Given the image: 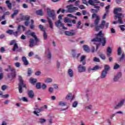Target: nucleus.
I'll use <instances>...</instances> for the list:
<instances>
[{"label": "nucleus", "mask_w": 125, "mask_h": 125, "mask_svg": "<svg viewBox=\"0 0 125 125\" xmlns=\"http://www.w3.org/2000/svg\"><path fill=\"white\" fill-rule=\"evenodd\" d=\"M92 42V45L95 44L97 49H98V46H99V44L98 42H101L103 46H105L106 44V38L103 36V33L102 31H101L98 34H96V37L91 41Z\"/></svg>", "instance_id": "nucleus-1"}, {"label": "nucleus", "mask_w": 125, "mask_h": 125, "mask_svg": "<svg viewBox=\"0 0 125 125\" xmlns=\"http://www.w3.org/2000/svg\"><path fill=\"white\" fill-rule=\"evenodd\" d=\"M19 92L20 93H22L23 92V87H25L26 88V84L24 83V81H23V79L21 76H19Z\"/></svg>", "instance_id": "nucleus-2"}, {"label": "nucleus", "mask_w": 125, "mask_h": 125, "mask_svg": "<svg viewBox=\"0 0 125 125\" xmlns=\"http://www.w3.org/2000/svg\"><path fill=\"white\" fill-rule=\"evenodd\" d=\"M106 27V29H108L109 27V22H106L105 21H102L101 24L100 25L96 26V31H99L100 29H104V27Z\"/></svg>", "instance_id": "nucleus-3"}, {"label": "nucleus", "mask_w": 125, "mask_h": 125, "mask_svg": "<svg viewBox=\"0 0 125 125\" xmlns=\"http://www.w3.org/2000/svg\"><path fill=\"white\" fill-rule=\"evenodd\" d=\"M47 13L48 16L51 17L53 20H54L55 17H56V15H55V12L54 10H51L49 8H47Z\"/></svg>", "instance_id": "nucleus-4"}, {"label": "nucleus", "mask_w": 125, "mask_h": 125, "mask_svg": "<svg viewBox=\"0 0 125 125\" xmlns=\"http://www.w3.org/2000/svg\"><path fill=\"white\" fill-rule=\"evenodd\" d=\"M66 8L68 9V12H69L70 13H72L73 12H75L76 10H78L79 9V8H78L77 7H74V5H73V4H70V5H67L66 6Z\"/></svg>", "instance_id": "nucleus-5"}, {"label": "nucleus", "mask_w": 125, "mask_h": 125, "mask_svg": "<svg viewBox=\"0 0 125 125\" xmlns=\"http://www.w3.org/2000/svg\"><path fill=\"white\" fill-rule=\"evenodd\" d=\"M120 15L119 14L117 16H114V19L115 20H117V18L118 19V21H114L113 22V24H118L119 23V24H124V21H123V18L122 17H120Z\"/></svg>", "instance_id": "nucleus-6"}, {"label": "nucleus", "mask_w": 125, "mask_h": 125, "mask_svg": "<svg viewBox=\"0 0 125 125\" xmlns=\"http://www.w3.org/2000/svg\"><path fill=\"white\" fill-rule=\"evenodd\" d=\"M122 11V8H115L114 10V14L115 16H117L120 14V17L124 18L125 17V15L123 14L122 13H118V12H121Z\"/></svg>", "instance_id": "nucleus-7"}, {"label": "nucleus", "mask_w": 125, "mask_h": 125, "mask_svg": "<svg viewBox=\"0 0 125 125\" xmlns=\"http://www.w3.org/2000/svg\"><path fill=\"white\" fill-rule=\"evenodd\" d=\"M11 72H12L11 73H9L7 74L8 78L11 79V80H13V79H15L16 77V72L15 71V68H12Z\"/></svg>", "instance_id": "nucleus-8"}, {"label": "nucleus", "mask_w": 125, "mask_h": 125, "mask_svg": "<svg viewBox=\"0 0 125 125\" xmlns=\"http://www.w3.org/2000/svg\"><path fill=\"white\" fill-rule=\"evenodd\" d=\"M96 17V19L95 20L94 23L96 26H97L98 24H99V21H100V18H99V16L97 15V14L94 13L92 15V18H95Z\"/></svg>", "instance_id": "nucleus-9"}, {"label": "nucleus", "mask_w": 125, "mask_h": 125, "mask_svg": "<svg viewBox=\"0 0 125 125\" xmlns=\"http://www.w3.org/2000/svg\"><path fill=\"white\" fill-rule=\"evenodd\" d=\"M125 102V101L122 100L119 103H118L117 105H114L113 106V109L114 110H117V109H120L123 105H124V103Z\"/></svg>", "instance_id": "nucleus-10"}, {"label": "nucleus", "mask_w": 125, "mask_h": 125, "mask_svg": "<svg viewBox=\"0 0 125 125\" xmlns=\"http://www.w3.org/2000/svg\"><path fill=\"white\" fill-rule=\"evenodd\" d=\"M64 34L66 36H75L76 35V33L75 32V30H71L70 31H65L64 32Z\"/></svg>", "instance_id": "nucleus-11"}, {"label": "nucleus", "mask_w": 125, "mask_h": 125, "mask_svg": "<svg viewBox=\"0 0 125 125\" xmlns=\"http://www.w3.org/2000/svg\"><path fill=\"white\" fill-rule=\"evenodd\" d=\"M67 76L69 77V78H71V79H73V78H74V71H73L72 69H68Z\"/></svg>", "instance_id": "nucleus-12"}, {"label": "nucleus", "mask_w": 125, "mask_h": 125, "mask_svg": "<svg viewBox=\"0 0 125 125\" xmlns=\"http://www.w3.org/2000/svg\"><path fill=\"white\" fill-rule=\"evenodd\" d=\"M30 36H31V37H33L35 39V41L36 42V43H39L40 42V40L38 39V37H37V35H35V32H31L29 34Z\"/></svg>", "instance_id": "nucleus-13"}, {"label": "nucleus", "mask_w": 125, "mask_h": 125, "mask_svg": "<svg viewBox=\"0 0 125 125\" xmlns=\"http://www.w3.org/2000/svg\"><path fill=\"white\" fill-rule=\"evenodd\" d=\"M121 78H122V73L121 72H119L113 78V81L114 82H118V81H119Z\"/></svg>", "instance_id": "nucleus-14"}, {"label": "nucleus", "mask_w": 125, "mask_h": 125, "mask_svg": "<svg viewBox=\"0 0 125 125\" xmlns=\"http://www.w3.org/2000/svg\"><path fill=\"white\" fill-rule=\"evenodd\" d=\"M78 71L80 72V73H83V72H85L86 70L85 67L83 66L82 64H80L78 66Z\"/></svg>", "instance_id": "nucleus-15"}, {"label": "nucleus", "mask_w": 125, "mask_h": 125, "mask_svg": "<svg viewBox=\"0 0 125 125\" xmlns=\"http://www.w3.org/2000/svg\"><path fill=\"white\" fill-rule=\"evenodd\" d=\"M39 44V43H36L35 44V41H34V39H30L29 41V46L30 47H33V46H35V45H38Z\"/></svg>", "instance_id": "nucleus-16"}, {"label": "nucleus", "mask_w": 125, "mask_h": 125, "mask_svg": "<svg viewBox=\"0 0 125 125\" xmlns=\"http://www.w3.org/2000/svg\"><path fill=\"white\" fill-rule=\"evenodd\" d=\"M65 99L67 100H70V102H72V101L74 100L75 99V97L74 96H72V94L69 93L66 95L65 97Z\"/></svg>", "instance_id": "nucleus-17"}, {"label": "nucleus", "mask_w": 125, "mask_h": 125, "mask_svg": "<svg viewBox=\"0 0 125 125\" xmlns=\"http://www.w3.org/2000/svg\"><path fill=\"white\" fill-rule=\"evenodd\" d=\"M112 51H113V50L111 48V47H107L106 49V55L108 57H110V56H111V54H112Z\"/></svg>", "instance_id": "nucleus-18"}, {"label": "nucleus", "mask_w": 125, "mask_h": 125, "mask_svg": "<svg viewBox=\"0 0 125 125\" xmlns=\"http://www.w3.org/2000/svg\"><path fill=\"white\" fill-rule=\"evenodd\" d=\"M64 23H62V21H61L58 20L57 21L55 22V25L56 27L60 29V27H62V26H63Z\"/></svg>", "instance_id": "nucleus-19"}, {"label": "nucleus", "mask_w": 125, "mask_h": 125, "mask_svg": "<svg viewBox=\"0 0 125 125\" xmlns=\"http://www.w3.org/2000/svg\"><path fill=\"white\" fill-rule=\"evenodd\" d=\"M28 95L30 98H33L35 96V94L34 93V91L32 90H28Z\"/></svg>", "instance_id": "nucleus-20"}, {"label": "nucleus", "mask_w": 125, "mask_h": 125, "mask_svg": "<svg viewBox=\"0 0 125 125\" xmlns=\"http://www.w3.org/2000/svg\"><path fill=\"white\" fill-rule=\"evenodd\" d=\"M107 72L105 70H103L101 73V79H105V78L107 76Z\"/></svg>", "instance_id": "nucleus-21"}, {"label": "nucleus", "mask_w": 125, "mask_h": 125, "mask_svg": "<svg viewBox=\"0 0 125 125\" xmlns=\"http://www.w3.org/2000/svg\"><path fill=\"white\" fill-rule=\"evenodd\" d=\"M47 19L48 20V23L50 26V28H51V29H53V22H52V21H51V19L48 17L47 18Z\"/></svg>", "instance_id": "nucleus-22"}, {"label": "nucleus", "mask_w": 125, "mask_h": 125, "mask_svg": "<svg viewBox=\"0 0 125 125\" xmlns=\"http://www.w3.org/2000/svg\"><path fill=\"white\" fill-rule=\"evenodd\" d=\"M85 56H82L80 58V62H82L83 65H85Z\"/></svg>", "instance_id": "nucleus-23"}, {"label": "nucleus", "mask_w": 125, "mask_h": 125, "mask_svg": "<svg viewBox=\"0 0 125 125\" xmlns=\"http://www.w3.org/2000/svg\"><path fill=\"white\" fill-rule=\"evenodd\" d=\"M22 60L23 62L24 65H25V66L29 65V62L27 60V58H26L25 57H23L22 58Z\"/></svg>", "instance_id": "nucleus-24"}, {"label": "nucleus", "mask_w": 125, "mask_h": 125, "mask_svg": "<svg viewBox=\"0 0 125 125\" xmlns=\"http://www.w3.org/2000/svg\"><path fill=\"white\" fill-rule=\"evenodd\" d=\"M5 3L7 5V7L9 9H12V4L10 3V0H6Z\"/></svg>", "instance_id": "nucleus-25"}, {"label": "nucleus", "mask_w": 125, "mask_h": 125, "mask_svg": "<svg viewBox=\"0 0 125 125\" xmlns=\"http://www.w3.org/2000/svg\"><path fill=\"white\" fill-rule=\"evenodd\" d=\"M34 110H35V111L33 112V114H34V115H36V116H37V117H39V116H40V115H39V114H38V113H39L41 112L40 108H34Z\"/></svg>", "instance_id": "nucleus-26"}, {"label": "nucleus", "mask_w": 125, "mask_h": 125, "mask_svg": "<svg viewBox=\"0 0 125 125\" xmlns=\"http://www.w3.org/2000/svg\"><path fill=\"white\" fill-rule=\"evenodd\" d=\"M83 48L85 52H89L90 49L88 45L84 44V45H83Z\"/></svg>", "instance_id": "nucleus-27"}, {"label": "nucleus", "mask_w": 125, "mask_h": 125, "mask_svg": "<svg viewBox=\"0 0 125 125\" xmlns=\"http://www.w3.org/2000/svg\"><path fill=\"white\" fill-rule=\"evenodd\" d=\"M30 82L32 84H36V83L38 82V80H37V79L31 78L30 79Z\"/></svg>", "instance_id": "nucleus-28"}, {"label": "nucleus", "mask_w": 125, "mask_h": 125, "mask_svg": "<svg viewBox=\"0 0 125 125\" xmlns=\"http://www.w3.org/2000/svg\"><path fill=\"white\" fill-rule=\"evenodd\" d=\"M22 20L24 21H29L30 20V16L28 15L23 16L22 17Z\"/></svg>", "instance_id": "nucleus-29"}, {"label": "nucleus", "mask_w": 125, "mask_h": 125, "mask_svg": "<svg viewBox=\"0 0 125 125\" xmlns=\"http://www.w3.org/2000/svg\"><path fill=\"white\" fill-rule=\"evenodd\" d=\"M36 14L37 15H40L41 16H42V15H43V14L42 13V10L40 9L36 11Z\"/></svg>", "instance_id": "nucleus-30"}, {"label": "nucleus", "mask_w": 125, "mask_h": 125, "mask_svg": "<svg viewBox=\"0 0 125 125\" xmlns=\"http://www.w3.org/2000/svg\"><path fill=\"white\" fill-rule=\"evenodd\" d=\"M64 23H72V20L69 18H65L64 19Z\"/></svg>", "instance_id": "nucleus-31"}, {"label": "nucleus", "mask_w": 125, "mask_h": 125, "mask_svg": "<svg viewBox=\"0 0 125 125\" xmlns=\"http://www.w3.org/2000/svg\"><path fill=\"white\" fill-rule=\"evenodd\" d=\"M39 28L40 30H41V31H42V32L45 31V28H44V27L42 25L40 24L39 25Z\"/></svg>", "instance_id": "nucleus-32"}, {"label": "nucleus", "mask_w": 125, "mask_h": 125, "mask_svg": "<svg viewBox=\"0 0 125 125\" xmlns=\"http://www.w3.org/2000/svg\"><path fill=\"white\" fill-rule=\"evenodd\" d=\"M93 6L94 8L96 9V10H97V11H99V10H100V9L101 8L100 7V6H99L97 4H94Z\"/></svg>", "instance_id": "nucleus-33"}, {"label": "nucleus", "mask_w": 125, "mask_h": 125, "mask_svg": "<svg viewBox=\"0 0 125 125\" xmlns=\"http://www.w3.org/2000/svg\"><path fill=\"white\" fill-rule=\"evenodd\" d=\"M46 122V120L43 119V118H40L39 119L38 123L40 124H43L44 123H45Z\"/></svg>", "instance_id": "nucleus-34"}, {"label": "nucleus", "mask_w": 125, "mask_h": 125, "mask_svg": "<svg viewBox=\"0 0 125 125\" xmlns=\"http://www.w3.org/2000/svg\"><path fill=\"white\" fill-rule=\"evenodd\" d=\"M104 71H105V72H107L110 70V66H109L108 64L104 65Z\"/></svg>", "instance_id": "nucleus-35"}, {"label": "nucleus", "mask_w": 125, "mask_h": 125, "mask_svg": "<svg viewBox=\"0 0 125 125\" xmlns=\"http://www.w3.org/2000/svg\"><path fill=\"white\" fill-rule=\"evenodd\" d=\"M45 83H52V79L50 78H47L45 80Z\"/></svg>", "instance_id": "nucleus-36"}, {"label": "nucleus", "mask_w": 125, "mask_h": 125, "mask_svg": "<svg viewBox=\"0 0 125 125\" xmlns=\"http://www.w3.org/2000/svg\"><path fill=\"white\" fill-rule=\"evenodd\" d=\"M18 44H17V43H15L12 50L14 51H16V49L17 50V49H18Z\"/></svg>", "instance_id": "nucleus-37"}, {"label": "nucleus", "mask_w": 125, "mask_h": 125, "mask_svg": "<svg viewBox=\"0 0 125 125\" xmlns=\"http://www.w3.org/2000/svg\"><path fill=\"white\" fill-rule=\"evenodd\" d=\"M118 55L120 56L123 53V51H122V48L121 47H119L117 50Z\"/></svg>", "instance_id": "nucleus-38"}, {"label": "nucleus", "mask_w": 125, "mask_h": 125, "mask_svg": "<svg viewBox=\"0 0 125 125\" xmlns=\"http://www.w3.org/2000/svg\"><path fill=\"white\" fill-rule=\"evenodd\" d=\"M66 105H67L66 103H64L62 101L59 102V106H66Z\"/></svg>", "instance_id": "nucleus-39"}, {"label": "nucleus", "mask_w": 125, "mask_h": 125, "mask_svg": "<svg viewBox=\"0 0 125 125\" xmlns=\"http://www.w3.org/2000/svg\"><path fill=\"white\" fill-rule=\"evenodd\" d=\"M18 12H19L18 10H16L15 12L13 13V14L11 15L12 18H13L14 16H16V15L18 14Z\"/></svg>", "instance_id": "nucleus-40"}, {"label": "nucleus", "mask_w": 125, "mask_h": 125, "mask_svg": "<svg viewBox=\"0 0 125 125\" xmlns=\"http://www.w3.org/2000/svg\"><path fill=\"white\" fill-rule=\"evenodd\" d=\"M36 88L37 89H41L42 87L41 83H36Z\"/></svg>", "instance_id": "nucleus-41"}, {"label": "nucleus", "mask_w": 125, "mask_h": 125, "mask_svg": "<svg viewBox=\"0 0 125 125\" xmlns=\"http://www.w3.org/2000/svg\"><path fill=\"white\" fill-rule=\"evenodd\" d=\"M81 25H82V22L81 21H78L77 24L76 25L77 29H81V27H80Z\"/></svg>", "instance_id": "nucleus-42"}, {"label": "nucleus", "mask_w": 125, "mask_h": 125, "mask_svg": "<svg viewBox=\"0 0 125 125\" xmlns=\"http://www.w3.org/2000/svg\"><path fill=\"white\" fill-rule=\"evenodd\" d=\"M99 69H101L100 66L99 65H96L92 68V71H95L96 70H99Z\"/></svg>", "instance_id": "nucleus-43"}, {"label": "nucleus", "mask_w": 125, "mask_h": 125, "mask_svg": "<svg viewBox=\"0 0 125 125\" xmlns=\"http://www.w3.org/2000/svg\"><path fill=\"white\" fill-rule=\"evenodd\" d=\"M32 73H33V72L32 71V69L28 68V72H27L28 76L30 77V76H31V75H32Z\"/></svg>", "instance_id": "nucleus-44"}, {"label": "nucleus", "mask_w": 125, "mask_h": 125, "mask_svg": "<svg viewBox=\"0 0 125 125\" xmlns=\"http://www.w3.org/2000/svg\"><path fill=\"white\" fill-rule=\"evenodd\" d=\"M71 51L72 52V57H73V58H75V57H76V50L72 49Z\"/></svg>", "instance_id": "nucleus-45"}, {"label": "nucleus", "mask_w": 125, "mask_h": 125, "mask_svg": "<svg viewBox=\"0 0 125 125\" xmlns=\"http://www.w3.org/2000/svg\"><path fill=\"white\" fill-rule=\"evenodd\" d=\"M13 30L9 29L6 32V33H7V34H8L9 35H13Z\"/></svg>", "instance_id": "nucleus-46"}, {"label": "nucleus", "mask_w": 125, "mask_h": 125, "mask_svg": "<svg viewBox=\"0 0 125 125\" xmlns=\"http://www.w3.org/2000/svg\"><path fill=\"white\" fill-rule=\"evenodd\" d=\"M78 102L77 101H75L73 104H72V107L73 108H76V107H77V106H78Z\"/></svg>", "instance_id": "nucleus-47"}, {"label": "nucleus", "mask_w": 125, "mask_h": 125, "mask_svg": "<svg viewBox=\"0 0 125 125\" xmlns=\"http://www.w3.org/2000/svg\"><path fill=\"white\" fill-rule=\"evenodd\" d=\"M14 65L16 67H17V68H19L20 66H21V63H20L19 62H17L14 63Z\"/></svg>", "instance_id": "nucleus-48"}, {"label": "nucleus", "mask_w": 125, "mask_h": 125, "mask_svg": "<svg viewBox=\"0 0 125 125\" xmlns=\"http://www.w3.org/2000/svg\"><path fill=\"white\" fill-rule=\"evenodd\" d=\"M88 3H89V4H90V5H92L93 6L95 4L93 0H89L88 1Z\"/></svg>", "instance_id": "nucleus-49"}, {"label": "nucleus", "mask_w": 125, "mask_h": 125, "mask_svg": "<svg viewBox=\"0 0 125 125\" xmlns=\"http://www.w3.org/2000/svg\"><path fill=\"white\" fill-rule=\"evenodd\" d=\"M119 68H120V65H119L118 63H115L114 66V70H117V69H119Z\"/></svg>", "instance_id": "nucleus-50"}, {"label": "nucleus", "mask_w": 125, "mask_h": 125, "mask_svg": "<svg viewBox=\"0 0 125 125\" xmlns=\"http://www.w3.org/2000/svg\"><path fill=\"white\" fill-rule=\"evenodd\" d=\"M110 9V5H107L105 7V12L109 13V9Z\"/></svg>", "instance_id": "nucleus-51"}, {"label": "nucleus", "mask_w": 125, "mask_h": 125, "mask_svg": "<svg viewBox=\"0 0 125 125\" xmlns=\"http://www.w3.org/2000/svg\"><path fill=\"white\" fill-rule=\"evenodd\" d=\"M43 37L44 38V40H46L47 39V34L45 31L43 32Z\"/></svg>", "instance_id": "nucleus-52"}, {"label": "nucleus", "mask_w": 125, "mask_h": 125, "mask_svg": "<svg viewBox=\"0 0 125 125\" xmlns=\"http://www.w3.org/2000/svg\"><path fill=\"white\" fill-rule=\"evenodd\" d=\"M100 57L103 59V60H105L106 59V57H105V55L104 54H100Z\"/></svg>", "instance_id": "nucleus-53"}, {"label": "nucleus", "mask_w": 125, "mask_h": 125, "mask_svg": "<svg viewBox=\"0 0 125 125\" xmlns=\"http://www.w3.org/2000/svg\"><path fill=\"white\" fill-rule=\"evenodd\" d=\"M125 27V25H121L119 26V27L120 28L121 31H125V27Z\"/></svg>", "instance_id": "nucleus-54"}, {"label": "nucleus", "mask_w": 125, "mask_h": 125, "mask_svg": "<svg viewBox=\"0 0 125 125\" xmlns=\"http://www.w3.org/2000/svg\"><path fill=\"white\" fill-rule=\"evenodd\" d=\"M21 100L23 101V102H28V99L26 97H23L21 98Z\"/></svg>", "instance_id": "nucleus-55"}, {"label": "nucleus", "mask_w": 125, "mask_h": 125, "mask_svg": "<svg viewBox=\"0 0 125 125\" xmlns=\"http://www.w3.org/2000/svg\"><path fill=\"white\" fill-rule=\"evenodd\" d=\"M41 74H42L41 71H38L35 73V76H41Z\"/></svg>", "instance_id": "nucleus-56"}, {"label": "nucleus", "mask_w": 125, "mask_h": 125, "mask_svg": "<svg viewBox=\"0 0 125 125\" xmlns=\"http://www.w3.org/2000/svg\"><path fill=\"white\" fill-rule=\"evenodd\" d=\"M46 87H47V86H46V85L44 83L42 84V89H43V90L46 89Z\"/></svg>", "instance_id": "nucleus-57"}, {"label": "nucleus", "mask_w": 125, "mask_h": 125, "mask_svg": "<svg viewBox=\"0 0 125 125\" xmlns=\"http://www.w3.org/2000/svg\"><path fill=\"white\" fill-rule=\"evenodd\" d=\"M125 57V54H123L122 56L121 57V58H120V61H123V60H124V59Z\"/></svg>", "instance_id": "nucleus-58"}, {"label": "nucleus", "mask_w": 125, "mask_h": 125, "mask_svg": "<svg viewBox=\"0 0 125 125\" xmlns=\"http://www.w3.org/2000/svg\"><path fill=\"white\" fill-rule=\"evenodd\" d=\"M35 27L36 26H35V24H30L29 28H30V29H31V30H34V29H35Z\"/></svg>", "instance_id": "nucleus-59"}, {"label": "nucleus", "mask_w": 125, "mask_h": 125, "mask_svg": "<svg viewBox=\"0 0 125 125\" xmlns=\"http://www.w3.org/2000/svg\"><path fill=\"white\" fill-rule=\"evenodd\" d=\"M93 60L94 62H100V60H99V58H96V57H94Z\"/></svg>", "instance_id": "nucleus-60"}, {"label": "nucleus", "mask_w": 125, "mask_h": 125, "mask_svg": "<svg viewBox=\"0 0 125 125\" xmlns=\"http://www.w3.org/2000/svg\"><path fill=\"white\" fill-rule=\"evenodd\" d=\"M79 7L80 9H85V7L83 5H80L79 6Z\"/></svg>", "instance_id": "nucleus-61"}, {"label": "nucleus", "mask_w": 125, "mask_h": 125, "mask_svg": "<svg viewBox=\"0 0 125 125\" xmlns=\"http://www.w3.org/2000/svg\"><path fill=\"white\" fill-rule=\"evenodd\" d=\"M6 88H7L6 85H3L1 87V89H2V90H3V91L5 90L6 89Z\"/></svg>", "instance_id": "nucleus-62"}, {"label": "nucleus", "mask_w": 125, "mask_h": 125, "mask_svg": "<svg viewBox=\"0 0 125 125\" xmlns=\"http://www.w3.org/2000/svg\"><path fill=\"white\" fill-rule=\"evenodd\" d=\"M47 58H48L49 59H50V58H51V53L49 51L48 52Z\"/></svg>", "instance_id": "nucleus-63"}, {"label": "nucleus", "mask_w": 125, "mask_h": 125, "mask_svg": "<svg viewBox=\"0 0 125 125\" xmlns=\"http://www.w3.org/2000/svg\"><path fill=\"white\" fill-rule=\"evenodd\" d=\"M53 88L52 87H49L48 89L49 92H50V93H52L53 92Z\"/></svg>", "instance_id": "nucleus-64"}]
</instances>
